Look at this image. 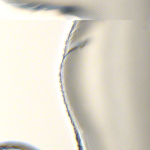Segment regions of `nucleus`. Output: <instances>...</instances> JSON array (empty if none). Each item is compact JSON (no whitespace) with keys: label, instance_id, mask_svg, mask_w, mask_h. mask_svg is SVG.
<instances>
[{"label":"nucleus","instance_id":"f257e3e1","mask_svg":"<svg viewBox=\"0 0 150 150\" xmlns=\"http://www.w3.org/2000/svg\"><path fill=\"white\" fill-rule=\"evenodd\" d=\"M61 11L62 13H72L76 14L79 11L78 8L75 7L67 6L63 7L61 8Z\"/></svg>","mask_w":150,"mask_h":150},{"label":"nucleus","instance_id":"f03ea898","mask_svg":"<svg viewBox=\"0 0 150 150\" xmlns=\"http://www.w3.org/2000/svg\"><path fill=\"white\" fill-rule=\"evenodd\" d=\"M76 132L77 137V140L79 144V150H83L82 146H81V139L80 138L79 136L78 132L76 131Z\"/></svg>","mask_w":150,"mask_h":150},{"label":"nucleus","instance_id":"7ed1b4c3","mask_svg":"<svg viewBox=\"0 0 150 150\" xmlns=\"http://www.w3.org/2000/svg\"><path fill=\"white\" fill-rule=\"evenodd\" d=\"M47 5H42L40 6H38L37 7L35 8L34 9L35 10H41L47 8Z\"/></svg>","mask_w":150,"mask_h":150},{"label":"nucleus","instance_id":"20e7f679","mask_svg":"<svg viewBox=\"0 0 150 150\" xmlns=\"http://www.w3.org/2000/svg\"><path fill=\"white\" fill-rule=\"evenodd\" d=\"M16 149V147H7L6 146H1L0 147V150H2L3 149Z\"/></svg>","mask_w":150,"mask_h":150},{"label":"nucleus","instance_id":"39448f33","mask_svg":"<svg viewBox=\"0 0 150 150\" xmlns=\"http://www.w3.org/2000/svg\"><path fill=\"white\" fill-rule=\"evenodd\" d=\"M35 5V4H28L27 5V7H33Z\"/></svg>","mask_w":150,"mask_h":150},{"label":"nucleus","instance_id":"423d86ee","mask_svg":"<svg viewBox=\"0 0 150 150\" xmlns=\"http://www.w3.org/2000/svg\"><path fill=\"white\" fill-rule=\"evenodd\" d=\"M76 49V48H74V49H73V50H71V51H70L69 52H71V51H72L73 50H74Z\"/></svg>","mask_w":150,"mask_h":150}]
</instances>
